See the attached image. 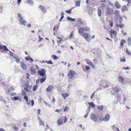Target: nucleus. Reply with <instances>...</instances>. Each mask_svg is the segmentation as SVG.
<instances>
[{
	"label": "nucleus",
	"instance_id": "1",
	"mask_svg": "<svg viewBox=\"0 0 131 131\" xmlns=\"http://www.w3.org/2000/svg\"><path fill=\"white\" fill-rule=\"evenodd\" d=\"M75 74L76 73L74 71L72 70H70L68 71L67 74V76L69 79L70 80L73 79Z\"/></svg>",
	"mask_w": 131,
	"mask_h": 131
},
{
	"label": "nucleus",
	"instance_id": "2",
	"mask_svg": "<svg viewBox=\"0 0 131 131\" xmlns=\"http://www.w3.org/2000/svg\"><path fill=\"white\" fill-rule=\"evenodd\" d=\"M90 30V28L88 27L83 28H80L78 29V32L79 34H82L83 33L84 31H88Z\"/></svg>",
	"mask_w": 131,
	"mask_h": 131
},
{
	"label": "nucleus",
	"instance_id": "3",
	"mask_svg": "<svg viewBox=\"0 0 131 131\" xmlns=\"http://www.w3.org/2000/svg\"><path fill=\"white\" fill-rule=\"evenodd\" d=\"M35 66L36 68H34L33 66H31L30 68V70L31 72V74H35L36 72V69H38L39 68V67L37 65H35Z\"/></svg>",
	"mask_w": 131,
	"mask_h": 131
},
{
	"label": "nucleus",
	"instance_id": "4",
	"mask_svg": "<svg viewBox=\"0 0 131 131\" xmlns=\"http://www.w3.org/2000/svg\"><path fill=\"white\" fill-rule=\"evenodd\" d=\"M18 17L20 18L19 22L20 24H22L25 25V24L26 23V21L25 20H23V17L21 16L20 13H19L18 14Z\"/></svg>",
	"mask_w": 131,
	"mask_h": 131
},
{
	"label": "nucleus",
	"instance_id": "5",
	"mask_svg": "<svg viewBox=\"0 0 131 131\" xmlns=\"http://www.w3.org/2000/svg\"><path fill=\"white\" fill-rule=\"evenodd\" d=\"M38 73L41 77L46 75L45 70L43 68H42L40 70H39L38 71Z\"/></svg>",
	"mask_w": 131,
	"mask_h": 131
},
{
	"label": "nucleus",
	"instance_id": "6",
	"mask_svg": "<svg viewBox=\"0 0 131 131\" xmlns=\"http://www.w3.org/2000/svg\"><path fill=\"white\" fill-rule=\"evenodd\" d=\"M83 37L88 41L90 42L91 39H90V35L87 33H84L83 34Z\"/></svg>",
	"mask_w": 131,
	"mask_h": 131
},
{
	"label": "nucleus",
	"instance_id": "7",
	"mask_svg": "<svg viewBox=\"0 0 131 131\" xmlns=\"http://www.w3.org/2000/svg\"><path fill=\"white\" fill-rule=\"evenodd\" d=\"M43 77L42 78H39L38 79H37L36 81V84H37V82H38L39 81H40V83H42L44 82L46 79V75H45L43 77Z\"/></svg>",
	"mask_w": 131,
	"mask_h": 131
},
{
	"label": "nucleus",
	"instance_id": "8",
	"mask_svg": "<svg viewBox=\"0 0 131 131\" xmlns=\"http://www.w3.org/2000/svg\"><path fill=\"white\" fill-rule=\"evenodd\" d=\"M87 63L90 65L92 68L95 69V66L93 64V63L91 62L90 61V60L89 59H88L85 60Z\"/></svg>",
	"mask_w": 131,
	"mask_h": 131
},
{
	"label": "nucleus",
	"instance_id": "9",
	"mask_svg": "<svg viewBox=\"0 0 131 131\" xmlns=\"http://www.w3.org/2000/svg\"><path fill=\"white\" fill-rule=\"evenodd\" d=\"M31 86H30L28 84H27L25 86L24 90L27 92H29L31 91Z\"/></svg>",
	"mask_w": 131,
	"mask_h": 131
},
{
	"label": "nucleus",
	"instance_id": "10",
	"mask_svg": "<svg viewBox=\"0 0 131 131\" xmlns=\"http://www.w3.org/2000/svg\"><path fill=\"white\" fill-rule=\"evenodd\" d=\"M91 118L93 121L96 122L97 121V119L96 115L94 114H92L91 115Z\"/></svg>",
	"mask_w": 131,
	"mask_h": 131
},
{
	"label": "nucleus",
	"instance_id": "11",
	"mask_svg": "<svg viewBox=\"0 0 131 131\" xmlns=\"http://www.w3.org/2000/svg\"><path fill=\"white\" fill-rule=\"evenodd\" d=\"M54 87L52 85H50L49 86L46 88V90L48 92H51L52 90L53 89Z\"/></svg>",
	"mask_w": 131,
	"mask_h": 131
},
{
	"label": "nucleus",
	"instance_id": "12",
	"mask_svg": "<svg viewBox=\"0 0 131 131\" xmlns=\"http://www.w3.org/2000/svg\"><path fill=\"white\" fill-rule=\"evenodd\" d=\"M20 64L22 68L24 70H25L27 69V67L26 64L23 62H20Z\"/></svg>",
	"mask_w": 131,
	"mask_h": 131
},
{
	"label": "nucleus",
	"instance_id": "13",
	"mask_svg": "<svg viewBox=\"0 0 131 131\" xmlns=\"http://www.w3.org/2000/svg\"><path fill=\"white\" fill-rule=\"evenodd\" d=\"M110 34L112 38H113V36H116L117 35V32L115 31H110Z\"/></svg>",
	"mask_w": 131,
	"mask_h": 131
},
{
	"label": "nucleus",
	"instance_id": "14",
	"mask_svg": "<svg viewBox=\"0 0 131 131\" xmlns=\"http://www.w3.org/2000/svg\"><path fill=\"white\" fill-rule=\"evenodd\" d=\"M110 117V115L108 114H107L105 115V117L103 118V120L106 122H107L109 120Z\"/></svg>",
	"mask_w": 131,
	"mask_h": 131
},
{
	"label": "nucleus",
	"instance_id": "15",
	"mask_svg": "<svg viewBox=\"0 0 131 131\" xmlns=\"http://www.w3.org/2000/svg\"><path fill=\"white\" fill-rule=\"evenodd\" d=\"M0 49L4 50L5 51H8L6 47L5 46H3L0 45Z\"/></svg>",
	"mask_w": 131,
	"mask_h": 131
},
{
	"label": "nucleus",
	"instance_id": "16",
	"mask_svg": "<svg viewBox=\"0 0 131 131\" xmlns=\"http://www.w3.org/2000/svg\"><path fill=\"white\" fill-rule=\"evenodd\" d=\"M120 89L119 88H118L117 86H115L113 89L114 91V92L116 93H118L119 92V91L120 90Z\"/></svg>",
	"mask_w": 131,
	"mask_h": 131
},
{
	"label": "nucleus",
	"instance_id": "17",
	"mask_svg": "<svg viewBox=\"0 0 131 131\" xmlns=\"http://www.w3.org/2000/svg\"><path fill=\"white\" fill-rule=\"evenodd\" d=\"M118 80L119 82L123 84L124 81V79L122 77L119 76L118 78Z\"/></svg>",
	"mask_w": 131,
	"mask_h": 131
},
{
	"label": "nucleus",
	"instance_id": "18",
	"mask_svg": "<svg viewBox=\"0 0 131 131\" xmlns=\"http://www.w3.org/2000/svg\"><path fill=\"white\" fill-rule=\"evenodd\" d=\"M38 118L39 120V123L40 125H43V126H44V121H42L40 117H38Z\"/></svg>",
	"mask_w": 131,
	"mask_h": 131
},
{
	"label": "nucleus",
	"instance_id": "19",
	"mask_svg": "<svg viewBox=\"0 0 131 131\" xmlns=\"http://www.w3.org/2000/svg\"><path fill=\"white\" fill-rule=\"evenodd\" d=\"M121 9L123 12H124L125 11L128 10V8L126 5H124L122 6Z\"/></svg>",
	"mask_w": 131,
	"mask_h": 131
},
{
	"label": "nucleus",
	"instance_id": "20",
	"mask_svg": "<svg viewBox=\"0 0 131 131\" xmlns=\"http://www.w3.org/2000/svg\"><path fill=\"white\" fill-rule=\"evenodd\" d=\"M57 123L58 125L60 126L62 124L63 122L62 120L61 119H59L57 121Z\"/></svg>",
	"mask_w": 131,
	"mask_h": 131
},
{
	"label": "nucleus",
	"instance_id": "21",
	"mask_svg": "<svg viewBox=\"0 0 131 131\" xmlns=\"http://www.w3.org/2000/svg\"><path fill=\"white\" fill-rule=\"evenodd\" d=\"M115 7L117 9L121 7V5L119 4L118 2H116L115 3Z\"/></svg>",
	"mask_w": 131,
	"mask_h": 131
},
{
	"label": "nucleus",
	"instance_id": "22",
	"mask_svg": "<svg viewBox=\"0 0 131 131\" xmlns=\"http://www.w3.org/2000/svg\"><path fill=\"white\" fill-rule=\"evenodd\" d=\"M39 8L43 12H46L45 8L42 6L40 5L39 6Z\"/></svg>",
	"mask_w": 131,
	"mask_h": 131
},
{
	"label": "nucleus",
	"instance_id": "23",
	"mask_svg": "<svg viewBox=\"0 0 131 131\" xmlns=\"http://www.w3.org/2000/svg\"><path fill=\"white\" fill-rule=\"evenodd\" d=\"M113 13V10L112 9H109L106 12V13L108 14H112Z\"/></svg>",
	"mask_w": 131,
	"mask_h": 131
},
{
	"label": "nucleus",
	"instance_id": "24",
	"mask_svg": "<svg viewBox=\"0 0 131 131\" xmlns=\"http://www.w3.org/2000/svg\"><path fill=\"white\" fill-rule=\"evenodd\" d=\"M85 69L84 68V67L83 66H82V69L83 71L85 70H88L90 69V68L87 66H85Z\"/></svg>",
	"mask_w": 131,
	"mask_h": 131
},
{
	"label": "nucleus",
	"instance_id": "25",
	"mask_svg": "<svg viewBox=\"0 0 131 131\" xmlns=\"http://www.w3.org/2000/svg\"><path fill=\"white\" fill-rule=\"evenodd\" d=\"M13 58L15 59L17 63H19L20 60V59L18 58V57L17 56H14L13 57Z\"/></svg>",
	"mask_w": 131,
	"mask_h": 131
},
{
	"label": "nucleus",
	"instance_id": "26",
	"mask_svg": "<svg viewBox=\"0 0 131 131\" xmlns=\"http://www.w3.org/2000/svg\"><path fill=\"white\" fill-rule=\"evenodd\" d=\"M62 96L64 98V99H66V98L69 96V95L67 93H63L62 94Z\"/></svg>",
	"mask_w": 131,
	"mask_h": 131
},
{
	"label": "nucleus",
	"instance_id": "27",
	"mask_svg": "<svg viewBox=\"0 0 131 131\" xmlns=\"http://www.w3.org/2000/svg\"><path fill=\"white\" fill-rule=\"evenodd\" d=\"M89 105L92 108H94L95 106V104L93 102H90L88 103Z\"/></svg>",
	"mask_w": 131,
	"mask_h": 131
},
{
	"label": "nucleus",
	"instance_id": "28",
	"mask_svg": "<svg viewBox=\"0 0 131 131\" xmlns=\"http://www.w3.org/2000/svg\"><path fill=\"white\" fill-rule=\"evenodd\" d=\"M115 14L116 16H118L119 18L121 16L119 15V10H116L115 12Z\"/></svg>",
	"mask_w": 131,
	"mask_h": 131
},
{
	"label": "nucleus",
	"instance_id": "29",
	"mask_svg": "<svg viewBox=\"0 0 131 131\" xmlns=\"http://www.w3.org/2000/svg\"><path fill=\"white\" fill-rule=\"evenodd\" d=\"M97 11L99 16V17H101V10L100 9L98 8L97 9Z\"/></svg>",
	"mask_w": 131,
	"mask_h": 131
},
{
	"label": "nucleus",
	"instance_id": "30",
	"mask_svg": "<svg viewBox=\"0 0 131 131\" xmlns=\"http://www.w3.org/2000/svg\"><path fill=\"white\" fill-rule=\"evenodd\" d=\"M57 38L58 39H60L59 40H58L57 41V42L58 44H60L63 41V40L61 39V38L59 37H57Z\"/></svg>",
	"mask_w": 131,
	"mask_h": 131
},
{
	"label": "nucleus",
	"instance_id": "31",
	"mask_svg": "<svg viewBox=\"0 0 131 131\" xmlns=\"http://www.w3.org/2000/svg\"><path fill=\"white\" fill-rule=\"evenodd\" d=\"M125 41V40L124 39L121 40V46L122 47H123Z\"/></svg>",
	"mask_w": 131,
	"mask_h": 131
},
{
	"label": "nucleus",
	"instance_id": "32",
	"mask_svg": "<svg viewBox=\"0 0 131 131\" xmlns=\"http://www.w3.org/2000/svg\"><path fill=\"white\" fill-rule=\"evenodd\" d=\"M80 1H76L75 2V7L79 6L80 5Z\"/></svg>",
	"mask_w": 131,
	"mask_h": 131
},
{
	"label": "nucleus",
	"instance_id": "33",
	"mask_svg": "<svg viewBox=\"0 0 131 131\" xmlns=\"http://www.w3.org/2000/svg\"><path fill=\"white\" fill-rule=\"evenodd\" d=\"M67 19L68 20H70L72 21H74L75 20V19L74 18H71L69 16H68L67 17Z\"/></svg>",
	"mask_w": 131,
	"mask_h": 131
},
{
	"label": "nucleus",
	"instance_id": "34",
	"mask_svg": "<svg viewBox=\"0 0 131 131\" xmlns=\"http://www.w3.org/2000/svg\"><path fill=\"white\" fill-rule=\"evenodd\" d=\"M38 87V85H34L33 88V91H35L37 89Z\"/></svg>",
	"mask_w": 131,
	"mask_h": 131
},
{
	"label": "nucleus",
	"instance_id": "35",
	"mask_svg": "<svg viewBox=\"0 0 131 131\" xmlns=\"http://www.w3.org/2000/svg\"><path fill=\"white\" fill-rule=\"evenodd\" d=\"M51 57L55 60H56L57 58V57L54 55H52Z\"/></svg>",
	"mask_w": 131,
	"mask_h": 131
},
{
	"label": "nucleus",
	"instance_id": "36",
	"mask_svg": "<svg viewBox=\"0 0 131 131\" xmlns=\"http://www.w3.org/2000/svg\"><path fill=\"white\" fill-rule=\"evenodd\" d=\"M45 62L48 64H52L53 63L51 60L49 61L46 60Z\"/></svg>",
	"mask_w": 131,
	"mask_h": 131
},
{
	"label": "nucleus",
	"instance_id": "37",
	"mask_svg": "<svg viewBox=\"0 0 131 131\" xmlns=\"http://www.w3.org/2000/svg\"><path fill=\"white\" fill-rule=\"evenodd\" d=\"M103 105L97 107V108L100 110H102L103 109Z\"/></svg>",
	"mask_w": 131,
	"mask_h": 131
},
{
	"label": "nucleus",
	"instance_id": "38",
	"mask_svg": "<svg viewBox=\"0 0 131 131\" xmlns=\"http://www.w3.org/2000/svg\"><path fill=\"white\" fill-rule=\"evenodd\" d=\"M69 107H68L67 106H65L63 110L64 112H65L66 111H68L69 110Z\"/></svg>",
	"mask_w": 131,
	"mask_h": 131
},
{
	"label": "nucleus",
	"instance_id": "39",
	"mask_svg": "<svg viewBox=\"0 0 131 131\" xmlns=\"http://www.w3.org/2000/svg\"><path fill=\"white\" fill-rule=\"evenodd\" d=\"M64 13L62 12L61 13V17L60 19L59 20V21H61L64 18Z\"/></svg>",
	"mask_w": 131,
	"mask_h": 131
},
{
	"label": "nucleus",
	"instance_id": "40",
	"mask_svg": "<svg viewBox=\"0 0 131 131\" xmlns=\"http://www.w3.org/2000/svg\"><path fill=\"white\" fill-rule=\"evenodd\" d=\"M24 98L26 102H28V97L26 95H25L24 97Z\"/></svg>",
	"mask_w": 131,
	"mask_h": 131
},
{
	"label": "nucleus",
	"instance_id": "41",
	"mask_svg": "<svg viewBox=\"0 0 131 131\" xmlns=\"http://www.w3.org/2000/svg\"><path fill=\"white\" fill-rule=\"evenodd\" d=\"M72 8L69 10H66V11H65V12L67 13H68V14H71V10L72 9Z\"/></svg>",
	"mask_w": 131,
	"mask_h": 131
},
{
	"label": "nucleus",
	"instance_id": "42",
	"mask_svg": "<svg viewBox=\"0 0 131 131\" xmlns=\"http://www.w3.org/2000/svg\"><path fill=\"white\" fill-rule=\"evenodd\" d=\"M105 6V5L104 3H102L100 6V8H101L104 7Z\"/></svg>",
	"mask_w": 131,
	"mask_h": 131
},
{
	"label": "nucleus",
	"instance_id": "43",
	"mask_svg": "<svg viewBox=\"0 0 131 131\" xmlns=\"http://www.w3.org/2000/svg\"><path fill=\"white\" fill-rule=\"evenodd\" d=\"M14 99L15 100H17L19 99V97L18 96H15L14 97Z\"/></svg>",
	"mask_w": 131,
	"mask_h": 131
},
{
	"label": "nucleus",
	"instance_id": "44",
	"mask_svg": "<svg viewBox=\"0 0 131 131\" xmlns=\"http://www.w3.org/2000/svg\"><path fill=\"white\" fill-rule=\"evenodd\" d=\"M126 52L128 55H130L131 54V53L127 49H126Z\"/></svg>",
	"mask_w": 131,
	"mask_h": 131
},
{
	"label": "nucleus",
	"instance_id": "45",
	"mask_svg": "<svg viewBox=\"0 0 131 131\" xmlns=\"http://www.w3.org/2000/svg\"><path fill=\"white\" fill-rule=\"evenodd\" d=\"M13 129L16 130H18V128L16 126H14L13 127Z\"/></svg>",
	"mask_w": 131,
	"mask_h": 131
},
{
	"label": "nucleus",
	"instance_id": "46",
	"mask_svg": "<svg viewBox=\"0 0 131 131\" xmlns=\"http://www.w3.org/2000/svg\"><path fill=\"white\" fill-rule=\"evenodd\" d=\"M64 123H65L67 121V118L66 116H64Z\"/></svg>",
	"mask_w": 131,
	"mask_h": 131
},
{
	"label": "nucleus",
	"instance_id": "47",
	"mask_svg": "<svg viewBox=\"0 0 131 131\" xmlns=\"http://www.w3.org/2000/svg\"><path fill=\"white\" fill-rule=\"evenodd\" d=\"M49 128V127L48 125H47L46 126V128H45V131H47V129Z\"/></svg>",
	"mask_w": 131,
	"mask_h": 131
},
{
	"label": "nucleus",
	"instance_id": "48",
	"mask_svg": "<svg viewBox=\"0 0 131 131\" xmlns=\"http://www.w3.org/2000/svg\"><path fill=\"white\" fill-rule=\"evenodd\" d=\"M61 110H62L61 109H60V110L57 109V110H56L54 111L55 112H57L58 113H59L61 112Z\"/></svg>",
	"mask_w": 131,
	"mask_h": 131
},
{
	"label": "nucleus",
	"instance_id": "49",
	"mask_svg": "<svg viewBox=\"0 0 131 131\" xmlns=\"http://www.w3.org/2000/svg\"><path fill=\"white\" fill-rule=\"evenodd\" d=\"M119 18L120 19V20H119V21L118 22H119V24H121V22L122 21V17L120 16V17H119Z\"/></svg>",
	"mask_w": 131,
	"mask_h": 131
},
{
	"label": "nucleus",
	"instance_id": "50",
	"mask_svg": "<svg viewBox=\"0 0 131 131\" xmlns=\"http://www.w3.org/2000/svg\"><path fill=\"white\" fill-rule=\"evenodd\" d=\"M30 102L31 103V106H32L34 104V101L33 100H32L30 101Z\"/></svg>",
	"mask_w": 131,
	"mask_h": 131
},
{
	"label": "nucleus",
	"instance_id": "51",
	"mask_svg": "<svg viewBox=\"0 0 131 131\" xmlns=\"http://www.w3.org/2000/svg\"><path fill=\"white\" fill-rule=\"evenodd\" d=\"M27 2L29 3L30 4H32L33 3V1H32V0H29V1L28 0L27 1Z\"/></svg>",
	"mask_w": 131,
	"mask_h": 131
},
{
	"label": "nucleus",
	"instance_id": "52",
	"mask_svg": "<svg viewBox=\"0 0 131 131\" xmlns=\"http://www.w3.org/2000/svg\"><path fill=\"white\" fill-rule=\"evenodd\" d=\"M120 61L121 62H125L126 61V60L124 59H122V58H121Z\"/></svg>",
	"mask_w": 131,
	"mask_h": 131
},
{
	"label": "nucleus",
	"instance_id": "53",
	"mask_svg": "<svg viewBox=\"0 0 131 131\" xmlns=\"http://www.w3.org/2000/svg\"><path fill=\"white\" fill-rule=\"evenodd\" d=\"M110 26L111 27H112L113 26V22L111 21L110 23Z\"/></svg>",
	"mask_w": 131,
	"mask_h": 131
},
{
	"label": "nucleus",
	"instance_id": "54",
	"mask_svg": "<svg viewBox=\"0 0 131 131\" xmlns=\"http://www.w3.org/2000/svg\"><path fill=\"white\" fill-rule=\"evenodd\" d=\"M30 57H26L25 60L27 61H28L29 60V59L30 58Z\"/></svg>",
	"mask_w": 131,
	"mask_h": 131
},
{
	"label": "nucleus",
	"instance_id": "55",
	"mask_svg": "<svg viewBox=\"0 0 131 131\" xmlns=\"http://www.w3.org/2000/svg\"><path fill=\"white\" fill-rule=\"evenodd\" d=\"M73 35V31H72L71 32V34H70V38L72 37Z\"/></svg>",
	"mask_w": 131,
	"mask_h": 131
},
{
	"label": "nucleus",
	"instance_id": "56",
	"mask_svg": "<svg viewBox=\"0 0 131 131\" xmlns=\"http://www.w3.org/2000/svg\"><path fill=\"white\" fill-rule=\"evenodd\" d=\"M43 102H44V103H45V104L46 105L48 106H50V104H49L48 103L46 102L45 101H43Z\"/></svg>",
	"mask_w": 131,
	"mask_h": 131
},
{
	"label": "nucleus",
	"instance_id": "57",
	"mask_svg": "<svg viewBox=\"0 0 131 131\" xmlns=\"http://www.w3.org/2000/svg\"><path fill=\"white\" fill-rule=\"evenodd\" d=\"M16 93H10V95L11 96H14L15 95H16Z\"/></svg>",
	"mask_w": 131,
	"mask_h": 131
},
{
	"label": "nucleus",
	"instance_id": "58",
	"mask_svg": "<svg viewBox=\"0 0 131 131\" xmlns=\"http://www.w3.org/2000/svg\"><path fill=\"white\" fill-rule=\"evenodd\" d=\"M124 24L120 25H119V27L120 28H122L123 27H124Z\"/></svg>",
	"mask_w": 131,
	"mask_h": 131
},
{
	"label": "nucleus",
	"instance_id": "59",
	"mask_svg": "<svg viewBox=\"0 0 131 131\" xmlns=\"http://www.w3.org/2000/svg\"><path fill=\"white\" fill-rule=\"evenodd\" d=\"M89 112L88 113H87L86 114H85L84 116V117L85 118H86L88 116V114Z\"/></svg>",
	"mask_w": 131,
	"mask_h": 131
},
{
	"label": "nucleus",
	"instance_id": "60",
	"mask_svg": "<svg viewBox=\"0 0 131 131\" xmlns=\"http://www.w3.org/2000/svg\"><path fill=\"white\" fill-rule=\"evenodd\" d=\"M78 22L80 24H81L82 23V22L80 19H79L78 20Z\"/></svg>",
	"mask_w": 131,
	"mask_h": 131
},
{
	"label": "nucleus",
	"instance_id": "61",
	"mask_svg": "<svg viewBox=\"0 0 131 131\" xmlns=\"http://www.w3.org/2000/svg\"><path fill=\"white\" fill-rule=\"evenodd\" d=\"M40 110L39 109H38L37 110V113H38L39 115H40Z\"/></svg>",
	"mask_w": 131,
	"mask_h": 131
},
{
	"label": "nucleus",
	"instance_id": "62",
	"mask_svg": "<svg viewBox=\"0 0 131 131\" xmlns=\"http://www.w3.org/2000/svg\"><path fill=\"white\" fill-rule=\"evenodd\" d=\"M39 41H40L43 39V38L41 37V36L40 35H39Z\"/></svg>",
	"mask_w": 131,
	"mask_h": 131
},
{
	"label": "nucleus",
	"instance_id": "63",
	"mask_svg": "<svg viewBox=\"0 0 131 131\" xmlns=\"http://www.w3.org/2000/svg\"><path fill=\"white\" fill-rule=\"evenodd\" d=\"M128 42H131V38L129 37L128 38Z\"/></svg>",
	"mask_w": 131,
	"mask_h": 131
},
{
	"label": "nucleus",
	"instance_id": "64",
	"mask_svg": "<svg viewBox=\"0 0 131 131\" xmlns=\"http://www.w3.org/2000/svg\"><path fill=\"white\" fill-rule=\"evenodd\" d=\"M94 93H95L94 92L93 93V94H92V95L91 96V99H92L93 98V96H94Z\"/></svg>",
	"mask_w": 131,
	"mask_h": 131
}]
</instances>
